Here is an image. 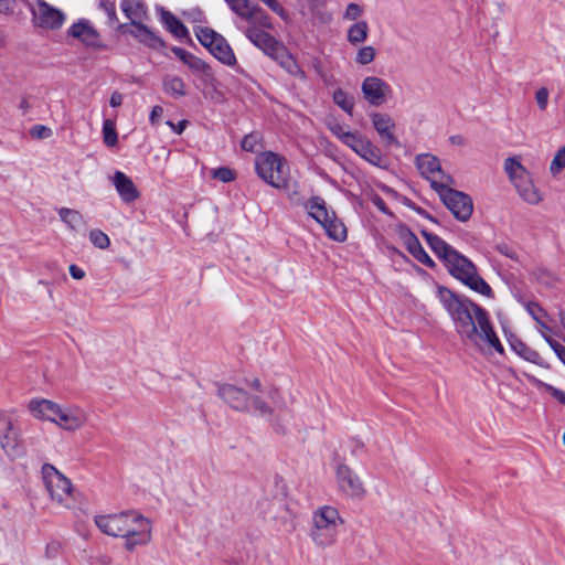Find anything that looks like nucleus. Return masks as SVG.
Instances as JSON below:
<instances>
[{"mask_svg":"<svg viewBox=\"0 0 565 565\" xmlns=\"http://www.w3.org/2000/svg\"><path fill=\"white\" fill-rule=\"evenodd\" d=\"M275 428H276V430H277L278 433H281V434H285V433H286V430H287L286 425H279V424H276V425H275Z\"/></svg>","mask_w":565,"mask_h":565,"instance_id":"680f3d73","label":"nucleus"},{"mask_svg":"<svg viewBox=\"0 0 565 565\" xmlns=\"http://www.w3.org/2000/svg\"><path fill=\"white\" fill-rule=\"evenodd\" d=\"M188 66L192 70L203 73V81L209 83L213 81V73L209 65L196 56H192L189 61Z\"/></svg>","mask_w":565,"mask_h":565,"instance_id":"c9c22d12","label":"nucleus"},{"mask_svg":"<svg viewBox=\"0 0 565 565\" xmlns=\"http://www.w3.org/2000/svg\"><path fill=\"white\" fill-rule=\"evenodd\" d=\"M511 349L525 361L544 366V361L541 354L534 349L526 345L522 340L513 337L509 339Z\"/></svg>","mask_w":565,"mask_h":565,"instance_id":"393cba45","label":"nucleus"},{"mask_svg":"<svg viewBox=\"0 0 565 565\" xmlns=\"http://www.w3.org/2000/svg\"><path fill=\"white\" fill-rule=\"evenodd\" d=\"M438 298L462 343L471 344L480 350L493 349L500 354L504 352L490 315L484 308L467 297L456 295L446 287L438 288Z\"/></svg>","mask_w":565,"mask_h":565,"instance_id":"f03ea898","label":"nucleus"},{"mask_svg":"<svg viewBox=\"0 0 565 565\" xmlns=\"http://www.w3.org/2000/svg\"><path fill=\"white\" fill-rule=\"evenodd\" d=\"M553 395L559 403L565 405V392L561 390H554Z\"/></svg>","mask_w":565,"mask_h":565,"instance_id":"bf43d9fd","label":"nucleus"},{"mask_svg":"<svg viewBox=\"0 0 565 565\" xmlns=\"http://www.w3.org/2000/svg\"><path fill=\"white\" fill-rule=\"evenodd\" d=\"M161 20L164 26L179 39L186 38L189 35L188 29L185 25L171 12L161 10Z\"/></svg>","mask_w":565,"mask_h":565,"instance_id":"c85d7f7f","label":"nucleus"},{"mask_svg":"<svg viewBox=\"0 0 565 565\" xmlns=\"http://www.w3.org/2000/svg\"><path fill=\"white\" fill-rule=\"evenodd\" d=\"M0 447L10 457H19L21 455V448L18 444L17 434L13 431L12 422L3 414H0Z\"/></svg>","mask_w":565,"mask_h":565,"instance_id":"aec40b11","label":"nucleus"},{"mask_svg":"<svg viewBox=\"0 0 565 565\" xmlns=\"http://www.w3.org/2000/svg\"><path fill=\"white\" fill-rule=\"evenodd\" d=\"M31 135H32V137L39 138V139L46 138L51 135V129L43 125H36V126L32 127Z\"/></svg>","mask_w":565,"mask_h":565,"instance_id":"de8ad7c7","label":"nucleus"},{"mask_svg":"<svg viewBox=\"0 0 565 565\" xmlns=\"http://www.w3.org/2000/svg\"><path fill=\"white\" fill-rule=\"evenodd\" d=\"M335 134L345 146L370 164L385 168L381 149L373 145L370 139L358 132L344 131L341 127H339Z\"/></svg>","mask_w":565,"mask_h":565,"instance_id":"6e6552de","label":"nucleus"},{"mask_svg":"<svg viewBox=\"0 0 565 565\" xmlns=\"http://www.w3.org/2000/svg\"><path fill=\"white\" fill-rule=\"evenodd\" d=\"M339 490L348 498L361 500L366 494L362 479L348 465L340 463L335 471Z\"/></svg>","mask_w":565,"mask_h":565,"instance_id":"ddd939ff","label":"nucleus"},{"mask_svg":"<svg viewBox=\"0 0 565 565\" xmlns=\"http://www.w3.org/2000/svg\"><path fill=\"white\" fill-rule=\"evenodd\" d=\"M565 168V146L562 147L557 152L555 153L550 170L552 174L559 173Z\"/></svg>","mask_w":565,"mask_h":565,"instance_id":"ea45409f","label":"nucleus"},{"mask_svg":"<svg viewBox=\"0 0 565 565\" xmlns=\"http://www.w3.org/2000/svg\"><path fill=\"white\" fill-rule=\"evenodd\" d=\"M370 119L380 139L382 142H384L385 146H395L398 148L401 147V142L395 135L396 124L391 115L386 113L374 111L370 114Z\"/></svg>","mask_w":565,"mask_h":565,"instance_id":"dca6fc26","label":"nucleus"},{"mask_svg":"<svg viewBox=\"0 0 565 565\" xmlns=\"http://www.w3.org/2000/svg\"><path fill=\"white\" fill-rule=\"evenodd\" d=\"M495 249L501 255H503L512 260L519 262L518 250L513 246L505 244V243H500L495 246Z\"/></svg>","mask_w":565,"mask_h":565,"instance_id":"c03bdc74","label":"nucleus"},{"mask_svg":"<svg viewBox=\"0 0 565 565\" xmlns=\"http://www.w3.org/2000/svg\"><path fill=\"white\" fill-rule=\"evenodd\" d=\"M113 184L120 199L131 203L139 198V191L132 180L121 171H116L113 177Z\"/></svg>","mask_w":565,"mask_h":565,"instance_id":"4be33fe9","label":"nucleus"},{"mask_svg":"<svg viewBox=\"0 0 565 565\" xmlns=\"http://www.w3.org/2000/svg\"><path fill=\"white\" fill-rule=\"evenodd\" d=\"M132 26L134 29L130 30L129 33L140 43L152 49H158L164 45L161 39L141 22Z\"/></svg>","mask_w":565,"mask_h":565,"instance_id":"a878e982","label":"nucleus"},{"mask_svg":"<svg viewBox=\"0 0 565 565\" xmlns=\"http://www.w3.org/2000/svg\"><path fill=\"white\" fill-rule=\"evenodd\" d=\"M369 35V24L364 20L353 23L347 34L348 42L354 46L366 41Z\"/></svg>","mask_w":565,"mask_h":565,"instance_id":"7c9ffc66","label":"nucleus"},{"mask_svg":"<svg viewBox=\"0 0 565 565\" xmlns=\"http://www.w3.org/2000/svg\"><path fill=\"white\" fill-rule=\"evenodd\" d=\"M363 14V8L358 3H349L343 14V19L356 21Z\"/></svg>","mask_w":565,"mask_h":565,"instance_id":"79ce46f5","label":"nucleus"},{"mask_svg":"<svg viewBox=\"0 0 565 565\" xmlns=\"http://www.w3.org/2000/svg\"><path fill=\"white\" fill-rule=\"evenodd\" d=\"M416 168L420 175L429 181L430 186L437 192L445 185H454V178L446 173L439 159L430 153L418 154L415 159Z\"/></svg>","mask_w":565,"mask_h":565,"instance_id":"9b49d317","label":"nucleus"},{"mask_svg":"<svg viewBox=\"0 0 565 565\" xmlns=\"http://www.w3.org/2000/svg\"><path fill=\"white\" fill-rule=\"evenodd\" d=\"M341 518L338 510L330 505L319 508L312 516L310 537L319 547L331 546L337 539Z\"/></svg>","mask_w":565,"mask_h":565,"instance_id":"0eeeda50","label":"nucleus"},{"mask_svg":"<svg viewBox=\"0 0 565 565\" xmlns=\"http://www.w3.org/2000/svg\"><path fill=\"white\" fill-rule=\"evenodd\" d=\"M399 237L407 252L420 264L433 269L436 267V263L425 252L417 236L408 228L404 227L399 231Z\"/></svg>","mask_w":565,"mask_h":565,"instance_id":"6ab92c4d","label":"nucleus"},{"mask_svg":"<svg viewBox=\"0 0 565 565\" xmlns=\"http://www.w3.org/2000/svg\"><path fill=\"white\" fill-rule=\"evenodd\" d=\"M550 92L546 87H541L535 93V100L539 108L544 111L547 108Z\"/></svg>","mask_w":565,"mask_h":565,"instance_id":"a18cd8bd","label":"nucleus"},{"mask_svg":"<svg viewBox=\"0 0 565 565\" xmlns=\"http://www.w3.org/2000/svg\"><path fill=\"white\" fill-rule=\"evenodd\" d=\"M167 124L173 129L175 134L181 135L184 131L188 121L180 120L177 125H174L172 121H168Z\"/></svg>","mask_w":565,"mask_h":565,"instance_id":"5fc2aeb1","label":"nucleus"},{"mask_svg":"<svg viewBox=\"0 0 565 565\" xmlns=\"http://www.w3.org/2000/svg\"><path fill=\"white\" fill-rule=\"evenodd\" d=\"M67 34L87 46L103 47L98 31L88 20L82 19L73 23L67 30Z\"/></svg>","mask_w":565,"mask_h":565,"instance_id":"a211bd4d","label":"nucleus"},{"mask_svg":"<svg viewBox=\"0 0 565 565\" xmlns=\"http://www.w3.org/2000/svg\"><path fill=\"white\" fill-rule=\"evenodd\" d=\"M361 92L363 98L371 106H382L391 97L393 89L391 85L377 76H367L362 81Z\"/></svg>","mask_w":565,"mask_h":565,"instance_id":"2eb2a0df","label":"nucleus"},{"mask_svg":"<svg viewBox=\"0 0 565 565\" xmlns=\"http://www.w3.org/2000/svg\"><path fill=\"white\" fill-rule=\"evenodd\" d=\"M122 104V95L119 92H114L109 99L111 107H118Z\"/></svg>","mask_w":565,"mask_h":565,"instance_id":"6e6d98bb","label":"nucleus"},{"mask_svg":"<svg viewBox=\"0 0 565 565\" xmlns=\"http://www.w3.org/2000/svg\"><path fill=\"white\" fill-rule=\"evenodd\" d=\"M163 109L161 106H153L149 116V120L152 125H154L158 119L162 116Z\"/></svg>","mask_w":565,"mask_h":565,"instance_id":"603ef678","label":"nucleus"},{"mask_svg":"<svg viewBox=\"0 0 565 565\" xmlns=\"http://www.w3.org/2000/svg\"><path fill=\"white\" fill-rule=\"evenodd\" d=\"M89 241L95 247L100 249H106L110 245L108 235L100 230H92L89 232Z\"/></svg>","mask_w":565,"mask_h":565,"instance_id":"e433bc0d","label":"nucleus"},{"mask_svg":"<svg viewBox=\"0 0 565 565\" xmlns=\"http://www.w3.org/2000/svg\"><path fill=\"white\" fill-rule=\"evenodd\" d=\"M162 88L166 94L173 98H180L186 95L184 81L175 75H167L162 81Z\"/></svg>","mask_w":565,"mask_h":565,"instance_id":"cd10ccee","label":"nucleus"},{"mask_svg":"<svg viewBox=\"0 0 565 565\" xmlns=\"http://www.w3.org/2000/svg\"><path fill=\"white\" fill-rule=\"evenodd\" d=\"M558 319L563 328L565 329V310H561L558 312Z\"/></svg>","mask_w":565,"mask_h":565,"instance_id":"052dcab7","label":"nucleus"},{"mask_svg":"<svg viewBox=\"0 0 565 565\" xmlns=\"http://www.w3.org/2000/svg\"><path fill=\"white\" fill-rule=\"evenodd\" d=\"M213 178L227 183L235 179V172L227 167H220L213 171Z\"/></svg>","mask_w":565,"mask_h":565,"instance_id":"37998d69","label":"nucleus"},{"mask_svg":"<svg viewBox=\"0 0 565 565\" xmlns=\"http://www.w3.org/2000/svg\"><path fill=\"white\" fill-rule=\"evenodd\" d=\"M103 136H104V142L108 147H113L118 141V136L116 132V129L114 127V124L110 120H105L103 125Z\"/></svg>","mask_w":565,"mask_h":565,"instance_id":"58836bf2","label":"nucleus"},{"mask_svg":"<svg viewBox=\"0 0 565 565\" xmlns=\"http://www.w3.org/2000/svg\"><path fill=\"white\" fill-rule=\"evenodd\" d=\"M420 234L426 239L430 249L435 253V255L445 264L452 253H455V248L446 243L441 237L436 234L429 233L426 230H422Z\"/></svg>","mask_w":565,"mask_h":565,"instance_id":"5701e85b","label":"nucleus"},{"mask_svg":"<svg viewBox=\"0 0 565 565\" xmlns=\"http://www.w3.org/2000/svg\"><path fill=\"white\" fill-rule=\"evenodd\" d=\"M70 275L72 276V278L79 280L85 277V271L82 268H79L77 265L73 264L70 266Z\"/></svg>","mask_w":565,"mask_h":565,"instance_id":"864d4df0","label":"nucleus"},{"mask_svg":"<svg viewBox=\"0 0 565 565\" xmlns=\"http://www.w3.org/2000/svg\"><path fill=\"white\" fill-rule=\"evenodd\" d=\"M450 142L456 146H463L466 141L461 135H455L450 137Z\"/></svg>","mask_w":565,"mask_h":565,"instance_id":"4d7b16f0","label":"nucleus"},{"mask_svg":"<svg viewBox=\"0 0 565 565\" xmlns=\"http://www.w3.org/2000/svg\"><path fill=\"white\" fill-rule=\"evenodd\" d=\"M263 24L268 26V28L270 26V23L267 20Z\"/></svg>","mask_w":565,"mask_h":565,"instance_id":"338daca9","label":"nucleus"},{"mask_svg":"<svg viewBox=\"0 0 565 565\" xmlns=\"http://www.w3.org/2000/svg\"><path fill=\"white\" fill-rule=\"evenodd\" d=\"M225 2L233 12L243 19L250 20L255 13V8L248 0H225Z\"/></svg>","mask_w":565,"mask_h":565,"instance_id":"72a5a7b5","label":"nucleus"},{"mask_svg":"<svg viewBox=\"0 0 565 565\" xmlns=\"http://www.w3.org/2000/svg\"><path fill=\"white\" fill-rule=\"evenodd\" d=\"M21 108H23V109H26V108H28V105H26V102H25V100H23V102L21 103Z\"/></svg>","mask_w":565,"mask_h":565,"instance_id":"e2e57ef3","label":"nucleus"},{"mask_svg":"<svg viewBox=\"0 0 565 565\" xmlns=\"http://www.w3.org/2000/svg\"><path fill=\"white\" fill-rule=\"evenodd\" d=\"M532 316H533V318L535 319V321H536L537 323H539V321H541V320L539 319V316H536V313H533V312H532Z\"/></svg>","mask_w":565,"mask_h":565,"instance_id":"0e129e2a","label":"nucleus"},{"mask_svg":"<svg viewBox=\"0 0 565 565\" xmlns=\"http://www.w3.org/2000/svg\"><path fill=\"white\" fill-rule=\"evenodd\" d=\"M542 338L550 345V348L554 351V353L557 355V358L561 360V362L565 365V347L562 345L556 340H554L552 337H550L545 332H542Z\"/></svg>","mask_w":565,"mask_h":565,"instance_id":"a19ab883","label":"nucleus"},{"mask_svg":"<svg viewBox=\"0 0 565 565\" xmlns=\"http://www.w3.org/2000/svg\"><path fill=\"white\" fill-rule=\"evenodd\" d=\"M262 135L257 131H253L243 138L241 147L245 151L256 152L259 148H262Z\"/></svg>","mask_w":565,"mask_h":565,"instance_id":"f704fd0d","label":"nucleus"},{"mask_svg":"<svg viewBox=\"0 0 565 565\" xmlns=\"http://www.w3.org/2000/svg\"><path fill=\"white\" fill-rule=\"evenodd\" d=\"M333 103L343 111L352 115L354 108V97L342 88H337L332 94Z\"/></svg>","mask_w":565,"mask_h":565,"instance_id":"473e14b6","label":"nucleus"},{"mask_svg":"<svg viewBox=\"0 0 565 565\" xmlns=\"http://www.w3.org/2000/svg\"><path fill=\"white\" fill-rule=\"evenodd\" d=\"M370 201L373 203L374 206H376V209L379 211H381L383 214H386V215H392L391 211L388 210L386 203L384 202V200L376 193H372L370 194Z\"/></svg>","mask_w":565,"mask_h":565,"instance_id":"49530a36","label":"nucleus"},{"mask_svg":"<svg viewBox=\"0 0 565 565\" xmlns=\"http://www.w3.org/2000/svg\"><path fill=\"white\" fill-rule=\"evenodd\" d=\"M195 35L199 42L209 49L213 56L221 63L227 66H233L236 64L235 54L224 36L210 28L196 29Z\"/></svg>","mask_w":565,"mask_h":565,"instance_id":"1a4fd4ad","label":"nucleus"},{"mask_svg":"<svg viewBox=\"0 0 565 565\" xmlns=\"http://www.w3.org/2000/svg\"><path fill=\"white\" fill-rule=\"evenodd\" d=\"M172 52L175 54L178 58H180L186 65L189 64L190 58L193 56L190 52L182 47H173Z\"/></svg>","mask_w":565,"mask_h":565,"instance_id":"8fccbe9b","label":"nucleus"},{"mask_svg":"<svg viewBox=\"0 0 565 565\" xmlns=\"http://www.w3.org/2000/svg\"><path fill=\"white\" fill-rule=\"evenodd\" d=\"M437 194L456 220L467 222L471 217L473 202L470 195L452 189L451 185H445Z\"/></svg>","mask_w":565,"mask_h":565,"instance_id":"f8f14e48","label":"nucleus"},{"mask_svg":"<svg viewBox=\"0 0 565 565\" xmlns=\"http://www.w3.org/2000/svg\"><path fill=\"white\" fill-rule=\"evenodd\" d=\"M42 478L51 499L67 507L72 497L71 481L50 463L43 465Z\"/></svg>","mask_w":565,"mask_h":565,"instance_id":"9d476101","label":"nucleus"},{"mask_svg":"<svg viewBox=\"0 0 565 565\" xmlns=\"http://www.w3.org/2000/svg\"><path fill=\"white\" fill-rule=\"evenodd\" d=\"M278 396V391L277 390H273L271 393H270V398L273 399V403L275 405V408L280 411L281 414H282V417L288 422L292 416H291V413L289 409H285L282 408L279 404H278V401L276 399V397Z\"/></svg>","mask_w":565,"mask_h":565,"instance_id":"09e8293b","label":"nucleus"},{"mask_svg":"<svg viewBox=\"0 0 565 565\" xmlns=\"http://www.w3.org/2000/svg\"><path fill=\"white\" fill-rule=\"evenodd\" d=\"M275 62H277L280 67H282L288 74L291 76L299 78L301 81L307 79V75L301 66L298 64L297 60L294 55L282 45L275 55L271 57Z\"/></svg>","mask_w":565,"mask_h":565,"instance_id":"412c9836","label":"nucleus"},{"mask_svg":"<svg viewBox=\"0 0 565 565\" xmlns=\"http://www.w3.org/2000/svg\"><path fill=\"white\" fill-rule=\"evenodd\" d=\"M58 215L72 231H78L79 228L86 227L87 225L84 216L76 210L62 207L58 210Z\"/></svg>","mask_w":565,"mask_h":565,"instance_id":"c756f323","label":"nucleus"},{"mask_svg":"<svg viewBox=\"0 0 565 565\" xmlns=\"http://www.w3.org/2000/svg\"><path fill=\"white\" fill-rule=\"evenodd\" d=\"M255 170L264 182L282 191L292 203L303 205L309 215L322 225L330 238L337 242L347 239L344 224L333 211L328 210L322 198L312 196L308 201L303 199L300 193V184L298 181L291 180L289 167L282 156L273 151L259 153L255 160Z\"/></svg>","mask_w":565,"mask_h":565,"instance_id":"f257e3e1","label":"nucleus"},{"mask_svg":"<svg viewBox=\"0 0 565 565\" xmlns=\"http://www.w3.org/2000/svg\"><path fill=\"white\" fill-rule=\"evenodd\" d=\"M102 6L105 12L107 13L109 20L115 21L117 19L115 4L113 2H103Z\"/></svg>","mask_w":565,"mask_h":565,"instance_id":"3c124183","label":"nucleus"},{"mask_svg":"<svg viewBox=\"0 0 565 565\" xmlns=\"http://www.w3.org/2000/svg\"><path fill=\"white\" fill-rule=\"evenodd\" d=\"M28 409L34 418L51 422L66 431L79 430L88 420V413L84 408L61 405L46 398H32Z\"/></svg>","mask_w":565,"mask_h":565,"instance_id":"20e7f679","label":"nucleus"},{"mask_svg":"<svg viewBox=\"0 0 565 565\" xmlns=\"http://www.w3.org/2000/svg\"><path fill=\"white\" fill-rule=\"evenodd\" d=\"M31 11L34 24L42 29L57 30L65 21V14L44 0H36L31 7Z\"/></svg>","mask_w":565,"mask_h":565,"instance_id":"4468645a","label":"nucleus"},{"mask_svg":"<svg viewBox=\"0 0 565 565\" xmlns=\"http://www.w3.org/2000/svg\"><path fill=\"white\" fill-rule=\"evenodd\" d=\"M120 7L131 25L140 23L147 15L146 6L140 0H122Z\"/></svg>","mask_w":565,"mask_h":565,"instance_id":"bb28decb","label":"nucleus"},{"mask_svg":"<svg viewBox=\"0 0 565 565\" xmlns=\"http://www.w3.org/2000/svg\"><path fill=\"white\" fill-rule=\"evenodd\" d=\"M95 524L105 534L125 539V546L132 551L151 540V522L137 511H126L109 515H98Z\"/></svg>","mask_w":565,"mask_h":565,"instance_id":"7ed1b4c3","label":"nucleus"},{"mask_svg":"<svg viewBox=\"0 0 565 565\" xmlns=\"http://www.w3.org/2000/svg\"><path fill=\"white\" fill-rule=\"evenodd\" d=\"M375 55L376 51L373 46H363L358 51L355 62L361 65H367L374 61Z\"/></svg>","mask_w":565,"mask_h":565,"instance_id":"4c0bfd02","label":"nucleus"},{"mask_svg":"<svg viewBox=\"0 0 565 565\" xmlns=\"http://www.w3.org/2000/svg\"><path fill=\"white\" fill-rule=\"evenodd\" d=\"M252 393L245 391L242 387H237L233 384H222L217 388V395L222 398L231 408L238 412L254 413L260 416L271 414L270 407L262 399L258 393H260V382L255 379L250 382Z\"/></svg>","mask_w":565,"mask_h":565,"instance_id":"39448f33","label":"nucleus"},{"mask_svg":"<svg viewBox=\"0 0 565 565\" xmlns=\"http://www.w3.org/2000/svg\"><path fill=\"white\" fill-rule=\"evenodd\" d=\"M532 316H533V318L535 319V321H536L537 323H539V321H541V320L539 319V316H536V313H533V312H532Z\"/></svg>","mask_w":565,"mask_h":565,"instance_id":"69168bd1","label":"nucleus"},{"mask_svg":"<svg viewBox=\"0 0 565 565\" xmlns=\"http://www.w3.org/2000/svg\"><path fill=\"white\" fill-rule=\"evenodd\" d=\"M246 38L259 50H262L270 58L284 44L276 40L269 33L258 29L257 26H248L244 31Z\"/></svg>","mask_w":565,"mask_h":565,"instance_id":"f3484780","label":"nucleus"},{"mask_svg":"<svg viewBox=\"0 0 565 565\" xmlns=\"http://www.w3.org/2000/svg\"><path fill=\"white\" fill-rule=\"evenodd\" d=\"M449 274L473 291L493 298L492 288L478 275L477 267L466 256L455 250L450 258L445 263Z\"/></svg>","mask_w":565,"mask_h":565,"instance_id":"423d86ee","label":"nucleus"},{"mask_svg":"<svg viewBox=\"0 0 565 565\" xmlns=\"http://www.w3.org/2000/svg\"><path fill=\"white\" fill-rule=\"evenodd\" d=\"M516 188L520 196L529 204H539L542 201V195L533 184L530 173H526V177L522 179H518L512 182Z\"/></svg>","mask_w":565,"mask_h":565,"instance_id":"b1692460","label":"nucleus"},{"mask_svg":"<svg viewBox=\"0 0 565 565\" xmlns=\"http://www.w3.org/2000/svg\"><path fill=\"white\" fill-rule=\"evenodd\" d=\"M504 171L509 175L511 182H514L518 179H522L523 177H526V173H529V171L516 157H509L505 159Z\"/></svg>","mask_w":565,"mask_h":565,"instance_id":"2f4dec72","label":"nucleus"},{"mask_svg":"<svg viewBox=\"0 0 565 565\" xmlns=\"http://www.w3.org/2000/svg\"><path fill=\"white\" fill-rule=\"evenodd\" d=\"M539 331H540L541 334H542V332H545L550 337H552L551 335L552 329L546 323H544L543 321H539Z\"/></svg>","mask_w":565,"mask_h":565,"instance_id":"13d9d810","label":"nucleus"}]
</instances>
